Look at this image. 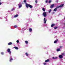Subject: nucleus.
I'll return each mask as SVG.
<instances>
[{
  "label": "nucleus",
  "instance_id": "nucleus-28",
  "mask_svg": "<svg viewBox=\"0 0 65 65\" xmlns=\"http://www.w3.org/2000/svg\"><path fill=\"white\" fill-rule=\"evenodd\" d=\"M14 28H17L18 26H17V25H15L14 26Z\"/></svg>",
  "mask_w": 65,
  "mask_h": 65
},
{
  "label": "nucleus",
  "instance_id": "nucleus-3",
  "mask_svg": "<svg viewBox=\"0 0 65 65\" xmlns=\"http://www.w3.org/2000/svg\"><path fill=\"white\" fill-rule=\"evenodd\" d=\"M64 6V4H62L60 5V6H57L56 8H57V9H58V8H59V7H62Z\"/></svg>",
  "mask_w": 65,
  "mask_h": 65
},
{
  "label": "nucleus",
  "instance_id": "nucleus-4",
  "mask_svg": "<svg viewBox=\"0 0 65 65\" xmlns=\"http://www.w3.org/2000/svg\"><path fill=\"white\" fill-rule=\"evenodd\" d=\"M7 51L8 53H9L10 54H11V52H10V49L8 48L7 50Z\"/></svg>",
  "mask_w": 65,
  "mask_h": 65
},
{
  "label": "nucleus",
  "instance_id": "nucleus-36",
  "mask_svg": "<svg viewBox=\"0 0 65 65\" xmlns=\"http://www.w3.org/2000/svg\"><path fill=\"white\" fill-rule=\"evenodd\" d=\"M43 64L44 65H46V63H43Z\"/></svg>",
  "mask_w": 65,
  "mask_h": 65
},
{
  "label": "nucleus",
  "instance_id": "nucleus-30",
  "mask_svg": "<svg viewBox=\"0 0 65 65\" xmlns=\"http://www.w3.org/2000/svg\"><path fill=\"white\" fill-rule=\"evenodd\" d=\"M24 2L25 3H26V0H24Z\"/></svg>",
  "mask_w": 65,
  "mask_h": 65
},
{
  "label": "nucleus",
  "instance_id": "nucleus-13",
  "mask_svg": "<svg viewBox=\"0 0 65 65\" xmlns=\"http://www.w3.org/2000/svg\"><path fill=\"white\" fill-rule=\"evenodd\" d=\"M49 61H50V60L47 59V60H45V62H49Z\"/></svg>",
  "mask_w": 65,
  "mask_h": 65
},
{
  "label": "nucleus",
  "instance_id": "nucleus-8",
  "mask_svg": "<svg viewBox=\"0 0 65 65\" xmlns=\"http://www.w3.org/2000/svg\"><path fill=\"white\" fill-rule=\"evenodd\" d=\"M60 48H57L56 50V51L57 52H59V51H60Z\"/></svg>",
  "mask_w": 65,
  "mask_h": 65
},
{
  "label": "nucleus",
  "instance_id": "nucleus-21",
  "mask_svg": "<svg viewBox=\"0 0 65 65\" xmlns=\"http://www.w3.org/2000/svg\"><path fill=\"white\" fill-rule=\"evenodd\" d=\"M42 10L43 11H45V9L44 8H42Z\"/></svg>",
  "mask_w": 65,
  "mask_h": 65
},
{
  "label": "nucleus",
  "instance_id": "nucleus-2",
  "mask_svg": "<svg viewBox=\"0 0 65 65\" xmlns=\"http://www.w3.org/2000/svg\"><path fill=\"white\" fill-rule=\"evenodd\" d=\"M42 15L44 17H46L47 15L46 14V12H44L43 13Z\"/></svg>",
  "mask_w": 65,
  "mask_h": 65
},
{
  "label": "nucleus",
  "instance_id": "nucleus-18",
  "mask_svg": "<svg viewBox=\"0 0 65 65\" xmlns=\"http://www.w3.org/2000/svg\"><path fill=\"white\" fill-rule=\"evenodd\" d=\"M25 55L26 56H29V55L28 54V53H26Z\"/></svg>",
  "mask_w": 65,
  "mask_h": 65
},
{
  "label": "nucleus",
  "instance_id": "nucleus-12",
  "mask_svg": "<svg viewBox=\"0 0 65 65\" xmlns=\"http://www.w3.org/2000/svg\"><path fill=\"white\" fill-rule=\"evenodd\" d=\"M12 60H13V59H12V58H11L10 59V62H11Z\"/></svg>",
  "mask_w": 65,
  "mask_h": 65
},
{
  "label": "nucleus",
  "instance_id": "nucleus-25",
  "mask_svg": "<svg viewBox=\"0 0 65 65\" xmlns=\"http://www.w3.org/2000/svg\"><path fill=\"white\" fill-rule=\"evenodd\" d=\"M51 2L52 1L50 0L49 1L48 3H51Z\"/></svg>",
  "mask_w": 65,
  "mask_h": 65
},
{
  "label": "nucleus",
  "instance_id": "nucleus-10",
  "mask_svg": "<svg viewBox=\"0 0 65 65\" xmlns=\"http://www.w3.org/2000/svg\"><path fill=\"white\" fill-rule=\"evenodd\" d=\"M29 31L30 32H32V29L31 28H29Z\"/></svg>",
  "mask_w": 65,
  "mask_h": 65
},
{
  "label": "nucleus",
  "instance_id": "nucleus-16",
  "mask_svg": "<svg viewBox=\"0 0 65 65\" xmlns=\"http://www.w3.org/2000/svg\"><path fill=\"white\" fill-rule=\"evenodd\" d=\"M11 44H12V43L11 42H10L8 43V45H11Z\"/></svg>",
  "mask_w": 65,
  "mask_h": 65
},
{
  "label": "nucleus",
  "instance_id": "nucleus-38",
  "mask_svg": "<svg viewBox=\"0 0 65 65\" xmlns=\"http://www.w3.org/2000/svg\"><path fill=\"white\" fill-rule=\"evenodd\" d=\"M64 19H65V17H64Z\"/></svg>",
  "mask_w": 65,
  "mask_h": 65
},
{
  "label": "nucleus",
  "instance_id": "nucleus-17",
  "mask_svg": "<svg viewBox=\"0 0 65 65\" xmlns=\"http://www.w3.org/2000/svg\"><path fill=\"white\" fill-rule=\"evenodd\" d=\"M18 15H15V16H14V17L17 18V17H18Z\"/></svg>",
  "mask_w": 65,
  "mask_h": 65
},
{
  "label": "nucleus",
  "instance_id": "nucleus-35",
  "mask_svg": "<svg viewBox=\"0 0 65 65\" xmlns=\"http://www.w3.org/2000/svg\"><path fill=\"white\" fill-rule=\"evenodd\" d=\"M58 0H57V1H56V3H58Z\"/></svg>",
  "mask_w": 65,
  "mask_h": 65
},
{
  "label": "nucleus",
  "instance_id": "nucleus-23",
  "mask_svg": "<svg viewBox=\"0 0 65 65\" xmlns=\"http://www.w3.org/2000/svg\"><path fill=\"white\" fill-rule=\"evenodd\" d=\"M58 27H54V29H57Z\"/></svg>",
  "mask_w": 65,
  "mask_h": 65
},
{
  "label": "nucleus",
  "instance_id": "nucleus-11",
  "mask_svg": "<svg viewBox=\"0 0 65 65\" xmlns=\"http://www.w3.org/2000/svg\"><path fill=\"white\" fill-rule=\"evenodd\" d=\"M13 48H15V49H16V50H18V49H19V48H18V47L16 46H15Z\"/></svg>",
  "mask_w": 65,
  "mask_h": 65
},
{
  "label": "nucleus",
  "instance_id": "nucleus-9",
  "mask_svg": "<svg viewBox=\"0 0 65 65\" xmlns=\"http://www.w3.org/2000/svg\"><path fill=\"white\" fill-rule=\"evenodd\" d=\"M54 26H55V24H52L51 25V27H53Z\"/></svg>",
  "mask_w": 65,
  "mask_h": 65
},
{
  "label": "nucleus",
  "instance_id": "nucleus-6",
  "mask_svg": "<svg viewBox=\"0 0 65 65\" xmlns=\"http://www.w3.org/2000/svg\"><path fill=\"white\" fill-rule=\"evenodd\" d=\"M47 21V20H45V18H44V23L45 24V23H46V22Z\"/></svg>",
  "mask_w": 65,
  "mask_h": 65
},
{
  "label": "nucleus",
  "instance_id": "nucleus-39",
  "mask_svg": "<svg viewBox=\"0 0 65 65\" xmlns=\"http://www.w3.org/2000/svg\"><path fill=\"white\" fill-rule=\"evenodd\" d=\"M0 1H1V0H0Z\"/></svg>",
  "mask_w": 65,
  "mask_h": 65
},
{
  "label": "nucleus",
  "instance_id": "nucleus-1",
  "mask_svg": "<svg viewBox=\"0 0 65 65\" xmlns=\"http://www.w3.org/2000/svg\"><path fill=\"white\" fill-rule=\"evenodd\" d=\"M26 7H27V8H28V7H30V8H32L33 7L32 6L29 4H26Z\"/></svg>",
  "mask_w": 65,
  "mask_h": 65
},
{
  "label": "nucleus",
  "instance_id": "nucleus-14",
  "mask_svg": "<svg viewBox=\"0 0 65 65\" xmlns=\"http://www.w3.org/2000/svg\"><path fill=\"white\" fill-rule=\"evenodd\" d=\"M58 41V39H57L56 40H55L54 42V43H57Z\"/></svg>",
  "mask_w": 65,
  "mask_h": 65
},
{
  "label": "nucleus",
  "instance_id": "nucleus-37",
  "mask_svg": "<svg viewBox=\"0 0 65 65\" xmlns=\"http://www.w3.org/2000/svg\"><path fill=\"white\" fill-rule=\"evenodd\" d=\"M2 4V3H0V5Z\"/></svg>",
  "mask_w": 65,
  "mask_h": 65
},
{
  "label": "nucleus",
  "instance_id": "nucleus-29",
  "mask_svg": "<svg viewBox=\"0 0 65 65\" xmlns=\"http://www.w3.org/2000/svg\"><path fill=\"white\" fill-rule=\"evenodd\" d=\"M62 47H63V46H59V48H62Z\"/></svg>",
  "mask_w": 65,
  "mask_h": 65
},
{
  "label": "nucleus",
  "instance_id": "nucleus-26",
  "mask_svg": "<svg viewBox=\"0 0 65 65\" xmlns=\"http://www.w3.org/2000/svg\"><path fill=\"white\" fill-rule=\"evenodd\" d=\"M14 10V8H12L11 10L12 11H13Z\"/></svg>",
  "mask_w": 65,
  "mask_h": 65
},
{
  "label": "nucleus",
  "instance_id": "nucleus-33",
  "mask_svg": "<svg viewBox=\"0 0 65 65\" xmlns=\"http://www.w3.org/2000/svg\"><path fill=\"white\" fill-rule=\"evenodd\" d=\"M48 2V1H47V0H46V1H45V3H47Z\"/></svg>",
  "mask_w": 65,
  "mask_h": 65
},
{
  "label": "nucleus",
  "instance_id": "nucleus-15",
  "mask_svg": "<svg viewBox=\"0 0 65 65\" xmlns=\"http://www.w3.org/2000/svg\"><path fill=\"white\" fill-rule=\"evenodd\" d=\"M57 10V8H56L55 9H54V11H56Z\"/></svg>",
  "mask_w": 65,
  "mask_h": 65
},
{
  "label": "nucleus",
  "instance_id": "nucleus-20",
  "mask_svg": "<svg viewBox=\"0 0 65 65\" xmlns=\"http://www.w3.org/2000/svg\"><path fill=\"white\" fill-rule=\"evenodd\" d=\"M52 58L53 59H57V57H53Z\"/></svg>",
  "mask_w": 65,
  "mask_h": 65
},
{
  "label": "nucleus",
  "instance_id": "nucleus-19",
  "mask_svg": "<svg viewBox=\"0 0 65 65\" xmlns=\"http://www.w3.org/2000/svg\"><path fill=\"white\" fill-rule=\"evenodd\" d=\"M25 43H26V44H28V41H25Z\"/></svg>",
  "mask_w": 65,
  "mask_h": 65
},
{
  "label": "nucleus",
  "instance_id": "nucleus-7",
  "mask_svg": "<svg viewBox=\"0 0 65 65\" xmlns=\"http://www.w3.org/2000/svg\"><path fill=\"white\" fill-rule=\"evenodd\" d=\"M54 6H55V5H54V4H53L51 5V6L50 8H53V7H54Z\"/></svg>",
  "mask_w": 65,
  "mask_h": 65
},
{
  "label": "nucleus",
  "instance_id": "nucleus-31",
  "mask_svg": "<svg viewBox=\"0 0 65 65\" xmlns=\"http://www.w3.org/2000/svg\"><path fill=\"white\" fill-rule=\"evenodd\" d=\"M37 2H38V1L37 0H36L35 1L36 3V4L37 3Z\"/></svg>",
  "mask_w": 65,
  "mask_h": 65
},
{
  "label": "nucleus",
  "instance_id": "nucleus-27",
  "mask_svg": "<svg viewBox=\"0 0 65 65\" xmlns=\"http://www.w3.org/2000/svg\"><path fill=\"white\" fill-rule=\"evenodd\" d=\"M1 55H4V53L3 52H1Z\"/></svg>",
  "mask_w": 65,
  "mask_h": 65
},
{
  "label": "nucleus",
  "instance_id": "nucleus-34",
  "mask_svg": "<svg viewBox=\"0 0 65 65\" xmlns=\"http://www.w3.org/2000/svg\"><path fill=\"white\" fill-rule=\"evenodd\" d=\"M65 53H61V55H62L63 56V55H65Z\"/></svg>",
  "mask_w": 65,
  "mask_h": 65
},
{
  "label": "nucleus",
  "instance_id": "nucleus-22",
  "mask_svg": "<svg viewBox=\"0 0 65 65\" xmlns=\"http://www.w3.org/2000/svg\"><path fill=\"white\" fill-rule=\"evenodd\" d=\"M19 8H20L21 7H22V5H19Z\"/></svg>",
  "mask_w": 65,
  "mask_h": 65
},
{
  "label": "nucleus",
  "instance_id": "nucleus-32",
  "mask_svg": "<svg viewBox=\"0 0 65 65\" xmlns=\"http://www.w3.org/2000/svg\"><path fill=\"white\" fill-rule=\"evenodd\" d=\"M17 43H19V40H17Z\"/></svg>",
  "mask_w": 65,
  "mask_h": 65
},
{
  "label": "nucleus",
  "instance_id": "nucleus-5",
  "mask_svg": "<svg viewBox=\"0 0 65 65\" xmlns=\"http://www.w3.org/2000/svg\"><path fill=\"white\" fill-rule=\"evenodd\" d=\"M59 57L60 59H62L63 58V56L62 55H60L59 56Z\"/></svg>",
  "mask_w": 65,
  "mask_h": 65
},
{
  "label": "nucleus",
  "instance_id": "nucleus-24",
  "mask_svg": "<svg viewBox=\"0 0 65 65\" xmlns=\"http://www.w3.org/2000/svg\"><path fill=\"white\" fill-rule=\"evenodd\" d=\"M52 11L51 9H50V10L49 11V13H50L51 12V11Z\"/></svg>",
  "mask_w": 65,
  "mask_h": 65
}]
</instances>
